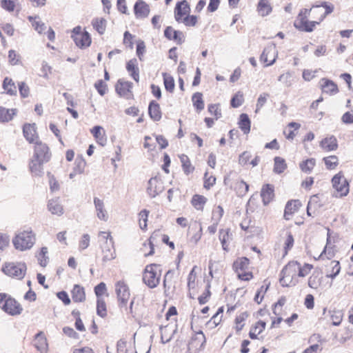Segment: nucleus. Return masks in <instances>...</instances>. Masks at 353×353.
<instances>
[{"label": "nucleus", "instance_id": "1", "mask_svg": "<svg viewBox=\"0 0 353 353\" xmlns=\"http://www.w3.org/2000/svg\"><path fill=\"white\" fill-rule=\"evenodd\" d=\"M321 6L323 7L325 9V11L323 14L321 15L319 19V21H308L307 18L310 15L312 9H306L304 8L301 10L299 12L296 19L294 21V26L296 29L305 31V32H312L314 29L315 26L320 23V21H323V19L329 14L332 13L334 10V6L331 3H328L327 2H323ZM320 6H313L312 8H319Z\"/></svg>", "mask_w": 353, "mask_h": 353}, {"label": "nucleus", "instance_id": "2", "mask_svg": "<svg viewBox=\"0 0 353 353\" xmlns=\"http://www.w3.org/2000/svg\"><path fill=\"white\" fill-rule=\"evenodd\" d=\"M100 246L103 254V261H109L116 258L114 242L110 232L101 231L99 233Z\"/></svg>", "mask_w": 353, "mask_h": 353}, {"label": "nucleus", "instance_id": "3", "mask_svg": "<svg viewBox=\"0 0 353 353\" xmlns=\"http://www.w3.org/2000/svg\"><path fill=\"white\" fill-rule=\"evenodd\" d=\"M298 278V262L290 261L281 270L280 283L283 286H294Z\"/></svg>", "mask_w": 353, "mask_h": 353}, {"label": "nucleus", "instance_id": "4", "mask_svg": "<svg viewBox=\"0 0 353 353\" xmlns=\"http://www.w3.org/2000/svg\"><path fill=\"white\" fill-rule=\"evenodd\" d=\"M35 243V236L31 230L23 231L12 239L15 249L24 251L30 249Z\"/></svg>", "mask_w": 353, "mask_h": 353}, {"label": "nucleus", "instance_id": "5", "mask_svg": "<svg viewBox=\"0 0 353 353\" xmlns=\"http://www.w3.org/2000/svg\"><path fill=\"white\" fill-rule=\"evenodd\" d=\"M0 307L12 316L19 315L23 310L20 303L5 293H0Z\"/></svg>", "mask_w": 353, "mask_h": 353}, {"label": "nucleus", "instance_id": "6", "mask_svg": "<svg viewBox=\"0 0 353 353\" xmlns=\"http://www.w3.org/2000/svg\"><path fill=\"white\" fill-rule=\"evenodd\" d=\"M159 265L157 264H150L145 268L143 281L150 288H156L160 281L161 272H158Z\"/></svg>", "mask_w": 353, "mask_h": 353}, {"label": "nucleus", "instance_id": "7", "mask_svg": "<svg viewBox=\"0 0 353 353\" xmlns=\"http://www.w3.org/2000/svg\"><path fill=\"white\" fill-rule=\"evenodd\" d=\"M115 292L117 294L118 305L120 308L127 310L128 302L130 297V292L128 285L123 281L115 283Z\"/></svg>", "mask_w": 353, "mask_h": 353}, {"label": "nucleus", "instance_id": "8", "mask_svg": "<svg viewBox=\"0 0 353 353\" xmlns=\"http://www.w3.org/2000/svg\"><path fill=\"white\" fill-rule=\"evenodd\" d=\"M27 267L24 263H8L3 268V272L13 278L21 279L24 277Z\"/></svg>", "mask_w": 353, "mask_h": 353}, {"label": "nucleus", "instance_id": "9", "mask_svg": "<svg viewBox=\"0 0 353 353\" xmlns=\"http://www.w3.org/2000/svg\"><path fill=\"white\" fill-rule=\"evenodd\" d=\"M332 183L334 189L337 193L336 196L342 197L348 194L349 183L341 172L333 176Z\"/></svg>", "mask_w": 353, "mask_h": 353}, {"label": "nucleus", "instance_id": "10", "mask_svg": "<svg viewBox=\"0 0 353 353\" xmlns=\"http://www.w3.org/2000/svg\"><path fill=\"white\" fill-rule=\"evenodd\" d=\"M205 336L202 331L196 332L191 338L188 346L190 353H199L205 347Z\"/></svg>", "mask_w": 353, "mask_h": 353}, {"label": "nucleus", "instance_id": "11", "mask_svg": "<svg viewBox=\"0 0 353 353\" xmlns=\"http://www.w3.org/2000/svg\"><path fill=\"white\" fill-rule=\"evenodd\" d=\"M276 57L277 52L275 46L270 45L264 48L260 60L262 62L266 63L265 66H270L274 63Z\"/></svg>", "mask_w": 353, "mask_h": 353}, {"label": "nucleus", "instance_id": "12", "mask_svg": "<svg viewBox=\"0 0 353 353\" xmlns=\"http://www.w3.org/2000/svg\"><path fill=\"white\" fill-rule=\"evenodd\" d=\"M163 182L157 177H152L148 181L147 192L151 198H154L163 190Z\"/></svg>", "mask_w": 353, "mask_h": 353}, {"label": "nucleus", "instance_id": "13", "mask_svg": "<svg viewBox=\"0 0 353 353\" xmlns=\"http://www.w3.org/2000/svg\"><path fill=\"white\" fill-rule=\"evenodd\" d=\"M32 157L38 158L40 160L48 161L51 154L46 144L37 141L35 143L34 152Z\"/></svg>", "mask_w": 353, "mask_h": 353}, {"label": "nucleus", "instance_id": "14", "mask_svg": "<svg viewBox=\"0 0 353 353\" xmlns=\"http://www.w3.org/2000/svg\"><path fill=\"white\" fill-rule=\"evenodd\" d=\"M47 162L32 157L29 163V170L32 174L36 176H41L43 174V165Z\"/></svg>", "mask_w": 353, "mask_h": 353}, {"label": "nucleus", "instance_id": "15", "mask_svg": "<svg viewBox=\"0 0 353 353\" xmlns=\"http://www.w3.org/2000/svg\"><path fill=\"white\" fill-rule=\"evenodd\" d=\"M190 8L186 0L176 3L174 10V17L176 21L181 22L182 18L190 12Z\"/></svg>", "mask_w": 353, "mask_h": 353}, {"label": "nucleus", "instance_id": "16", "mask_svg": "<svg viewBox=\"0 0 353 353\" xmlns=\"http://www.w3.org/2000/svg\"><path fill=\"white\" fill-rule=\"evenodd\" d=\"M94 204L97 218L103 221L106 222L108 220L109 216L107 210L105 208L103 201L97 197H94Z\"/></svg>", "mask_w": 353, "mask_h": 353}, {"label": "nucleus", "instance_id": "17", "mask_svg": "<svg viewBox=\"0 0 353 353\" xmlns=\"http://www.w3.org/2000/svg\"><path fill=\"white\" fill-rule=\"evenodd\" d=\"M134 11L137 18H145L150 13V7L145 1L139 0L134 4Z\"/></svg>", "mask_w": 353, "mask_h": 353}, {"label": "nucleus", "instance_id": "18", "mask_svg": "<svg viewBox=\"0 0 353 353\" xmlns=\"http://www.w3.org/2000/svg\"><path fill=\"white\" fill-rule=\"evenodd\" d=\"M47 208L48 211L54 215L60 216L64 213L63 207L59 198L50 199Z\"/></svg>", "mask_w": 353, "mask_h": 353}, {"label": "nucleus", "instance_id": "19", "mask_svg": "<svg viewBox=\"0 0 353 353\" xmlns=\"http://www.w3.org/2000/svg\"><path fill=\"white\" fill-rule=\"evenodd\" d=\"M165 37L169 40H174L179 44L185 41V37L182 32L174 30L171 26H168L164 31Z\"/></svg>", "mask_w": 353, "mask_h": 353}, {"label": "nucleus", "instance_id": "20", "mask_svg": "<svg viewBox=\"0 0 353 353\" xmlns=\"http://www.w3.org/2000/svg\"><path fill=\"white\" fill-rule=\"evenodd\" d=\"M132 83L130 81H125L119 79L116 85V91L121 97L128 98L130 95V90Z\"/></svg>", "mask_w": 353, "mask_h": 353}, {"label": "nucleus", "instance_id": "21", "mask_svg": "<svg viewBox=\"0 0 353 353\" xmlns=\"http://www.w3.org/2000/svg\"><path fill=\"white\" fill-rule=\"evenodd\" d=\"M75 44L80 48L89 47L91 43V38L89 33L83 31V34H77L73 36Z\"/></svg>", "mask_w": 353, "mask_h": 353}, {"label": "nucleus", "instance_id": "22", "mask_svg": "<svg viewBox=\"0 0 353 353\" xmlns=\"http://www.w3.org/2000/svg\"><path fill=\"white\" fill-rule=\"evenodd\" d=\"M24 137L30 143H33L37 138L35 124H25L23 128Z\"/></svg>", "mask_w": 353, "mask_h": 353}, {"label": "nucleus", "instance_id": "23", "mask_svg": "<svg viewBox=\"0 0 353 353\" xmlns=\"http://www.w3.org/2000/svg\"><path fill=\"white\" fill-rule=\"evenodd\" d=\"M321 89L322 92L328 94H335L339 92L337 85L332 81L322 79L321 81Z\"/></svg>", "mask_w": 353, "mask_h": 353}, {"label": "nucleus", "instance_id": "24", "mask_svg": "<svg viewBox=\"0 0 353 353\" xmlns=\"http://www.w3.org/2000/svg\"><path fill=\"white\" fill-rule=\"evenodd\" d=\"M300 206L301 203L299 200H292L288 201L285 208V219L289 220L290 219V216L299 210Z\"/></svg>", "mask_w": 353, "mask_h": 353}, {"label": "nucleus", "instance_id": "25", "mask_svg": "<svg viewBox=\"0 0 353 353\" xmlns=\"http://www.w3.org/2000/svg\"><path fill=\"white\" fill-rule=\"evenodd\" d=\"M261 196L264 205L268 204L274 198V188L270 184L263 186L261 192Z\"/></svg>", "mask_w": 353, "mask_h": 353}, {"label": "nucleus", "instance_id": "26", "mask_svg": "<svg viewBox=\"0 0 353 353\" xmlns=\"http://www.w3.org/2000/svg\"><path fill=\"white\" fill-rule=\"evenodd\" d=\"M320 146L327 152L335 150L338 147L336 139L334 136L326 137L321 141Z\"/></svg>", "mask_w": 353, "mask_h": 353}, {"label": "nucleus", "instance_id": "27", "mask_svg": "<svg viewBox=\"0 0 353 353\" xmlns=\"http://www.w3.org/2000/svg\"><path fill=\"white\" fill-rule=\"evenodd\" d=\"M137 65L138 62L135 58L130 59L126 65V69L128 72L130 74V76L133 78V79L137 82H138L139 79V72Z\"/></svg>", "mask_w": 353, "mask_h": 353}, {"label": "nucleus", "instance_id": "28", "mask_svg": "<svg viewBox=\"0 0 353 353\" xmlns=\"http://www.w3.org/2000/svg\"><path fill=\"white\" fill-rule=\"evenodd\" d=\"M148 113L152 119L154 121H159L161 118V112L159 105L154 101L150 103L148 107Z\"/></svg>", "mask_w": 353, "mask_h": 353}, {"label": "nucleus", "instance_id": "29", "mask_svg": "<svg viewBox=\"0 0 353 353\" xmlns=\"http://www.w3.org/2000/svg\"><path fill=\"white\" fill-rule=\"evenodd\" d=\"M71 293L74 302H83L85 299L84 288L79 285H74Z\"/></svg>", "mask_w": 353, "mask_h": 353}, {"label": "nucleus", "instance_id": "30", "mask_svg": "<svg viewBox=\"0 0 353 353\" xmlns=\"http://www.w3.org/2000/svg\"><path fill=\"white\" fill-rule=\"evenodd\" d=\"M91 132L99 144H100L102 146L106 144L107 139L105 137V132L102 127L98 125L94 126L92 129Z\"/></svg>", "mask_w": 353, "mask_h": 353}, {"label": "nucleus", "instance_id": "31", "mask_svg": "<svg viewBox=\"0 0 353 353\" xmlns=\"http://www.w3.org/2000/svg\"><path fill=\"white\" fill-rule=\"evenodd\" d=\"M232 234L230 229H221L219 232V238L221 243L222 248L225 251L228 250V241L231 239Z\"/></svg>", "mask_w": 353, "mask_h": 353}, {"label": "nucleus", "instance_id": "32", "mask_svg": "<svg viewBox=\"0 0 353 353\" xmlns=\"http://www.w3.org/2000/svg\"><path fill=\"white\" fill-rule=\"evenodd\" d=\"M249 262V259L246 257L239 258L234 262L233 268L236 273H239V272H243L248 269Z\"/></svg>", "mask_w": 353, "mask_h": 353}, {"label": "nucleus", "instance_id": "33", "mask_svg": "<svg viewBox=\"0 0 353 353\" xmlns=\"http://www.w3.org/2000/svg\"><path fill=\"white\" fill-rule=\"evenodd\" d=\"M107 21L103 18H94L92 21V25L99 34H103L106 28Z\"/></svg>", "mask_w": 353, "mask_h": 353}, {"label": "nucleus", "instance_id": "34", "mask_svg": "<svg viewBox=\"0 0 353 353\" xmlns=\"http://www.w3.org/2000/svg\"><path fill=\"white\" fill-rule=\"evenodd\" d=\"M3 88L6 93L10 95H15L17 94V87L12 79L6 77L3 80Z\"/></svg>", "mask_w": 353, "mask_h": 353}, {"label": "nucleus", "instance_id": "35", "mask_svg": "<svg viewBox=\"0 0 353 353\" xmlns=\"http://www.w3.org/2000/svg\"><path fill=\"white\" fill-rule=\"evenodd\" d=\"M239 125L244 134H248L250 132V120L248 114L243 113L240 115Z\"/></svg>", "mask_w": 353, "mask_h": 353}, {"label": "nucleus", "instance_id": "36", "mask_svg": "<svg viewBox=\"0 0 353 353\" xmlns=\"http://www.w3.org/2000/svg\"><path fill=\"white\" fill-rule=\"evenodd\" d=\"M206 201L207 199L204 196L195 194L192 199L191 203L196 210H203Z\"/></svg>", "mask_w": 353, "mask_h": 353}, {"label": "nucleus", "instance_id": "37", "mask_svg": "<svg viewBox=\"0 0 353 353\" xmlns=\"http://www.w3.org/2000/svg\"><path fill=\"white\" fill-rule=\"evenodd\" d=\"M278 81L281 82L285 87H291L294 81L293 72L288 71L285 73L281 74L278 77Z\"/></svg>", "mask_w": 353, "mask_h": 353}, {"label": "nucleus", "instance_id": "38", "mask_svg": "<svg viewBox=\"0 0 353 353\" xmlns=\"http://www.w3.org/2000/svg\"><path fill=\"white\" fill-rule=\"evenodd\" d=\"M16 114V110L14 109H6L5 108H0V121L8 122L13 118V116Z\"/></svg>", "mask_w": 353, "mask_h": 353}, {"label": "nucleus", "instance_id": "39", "mask_svg": "<svg viewBox=\"0 0 353 353\" xmlns=\"http://www.w3.org/2000/svg\"><path fill=\"white\" fill-rule=\"evenodd\" d=\"M257 8L259 14L263 17L269 14L272 11L268 0H260Z\"/></svg>", "mask_w": 353, "mask_h": 353}, {"label": "nucleus", "instance_id": "40", "mask_svg": "<svg viewBox=\"0 0 353 353\" xmlns=\"http://www.w3.org/2000/svg\"><path fill=\"white\" fill-rule=\"evenodd\" d=\"M274 161V172L277 174L283 172L287 168L285 159L280 157H276Z\"/></svg>", "mask_w": 353, "mask_h": 353}, {"label": "nucleus", "instance_id": "41", "mask_svg": "<svg viewBox=\"0 0 353 353\" xmlns=\"http://www.w3.org/2000/svg\"><path fill=\"white\" fill-rule=\"evenodd\" d=\"M265 327V323L263 321H259L256 323L255 326L251 329L249 335L252 339L257 338V336L260 334Z\"/></svg>", "mask_w": 353, "mask_h": 353}, {"label": "nucleus", "instance_id": "42", "mask_svg": "<svg viewBox=\"0 0 353 353\" xmlns=\"http://www.w3.org/2000/svg\"><path fill=\"white\" fill-rule=\"evenodd\" d=\"M234 190L239 196H243L248 191L249 185L243 180L236 181Z\"/></svg>", "mask_w": 353, "mask_h": 353}, {"label": "nucleus", "instance_id": "43", "mask_svg": "<svg viewBox=\"0 0 353 353\" xmlns=\"http://www.w3.org/2000/svg\"><path fill=\"white\" fill-rule=\"evenodd\" d=\"M180 160L182 163L183 170L185 174H189L192 172L194 170V167L192 165L189 158L188 156L185 154H182L180 156Z\"/></svg>", "mask_w": 353, "mask_h": 353}, {"label": "nucleus", "instance_id": "44", "mask_svg": "<svg viewBox=\"0 0 353 353\" xmlns=\"http://www.w3.org/2000/svg\"><path fill=\"white\" fill-rule=\"evenodd\" d=\"M29 21L32 23V26L34 28L39 34H41L46 29V26L39 17H29Z\"/></svg>", "mask_w": 353, "mask_h": 353}, {"label": "nucleus", "instance_id": "45", "mask_svg": "<svg viewBox=\"0 0 353 353\" xmlns=\"http://www.w3.org/2000/svg\"><path fill=\"white\" fill-rule=\"evenodd\" d=\"M202 97L203 95L201 92H196L192 97L193 105L198 111H201L204 108V102Z\"/></svg>", "mask_w": 353, "mask_h": 353}, {"label": "nucleus", "instance_id": "46", "mask_svg": "<svg viewBox=\"0 0 353 353\" xmlns=\"http://www.w3.org/2000/svg\"><path fill=\"white\" fill-rule=\"evenodd\" d=\"M148 215L149 211L147 210H143L139 214V227L141 230H144L147 228V221Z\"/></svg>", "mask_w": 353, "mask_h": 353}, {"label": "nucleus", "instance_id": "47", "mask_svg": "<svg viewBox=\"0 0 353 353\" xmlns=\"http://www.w3.org/2000/svg\"><path fill=\"white\" fill-rule=\"evenodd\" d=\"M97 313L101 317H105L107 315L106 304L101 298L97 299Z\"/></svg>", "mask_w": 353, "mask_h": 353}, {"label": "nucleus", "instance_id": "48", "mask_svg": "<svg viewBox=\"0 0 353 353\" xmlns=\"http://www.w3.org/2000/svg\"><path fill=\"white\" fill-rule=\"evenodd\" d=\"M332 266V272L326 275L327 277L334 279L340 272L341 266L339 262L337 261H332L330 263Z\"/></svg>", "mask_w": 353, "mask_h": 353}, {"label": "nucleus", "instance_id": "49", "mask_svg": "<svg viewBox=\"0 0 353 353\" xmlns=\"http://www.w3.org/2000/svg\"><path fill=\"white\" fill-rule=\"evenodd\" d=\"M163 82L165 89L172 92L174 88V79L166 74H163Z\"/></svg>", "mask_w": 353, "mask_h": 353}, {"label": "nucleus", "instance_id": "50", "mask_svg": "<svg viewBox=\"0 0 353 353\" xmlns=\"http://www.w3.org/2000/svg\"><path fill=\"white\" fill-rule=\"evenodd\" d=\"M315 165V160L314 159H307L305 161L300 164V168L302 171L305 172H310Z\"/></svg>", "mask_w": 353, "mask_h": 353}, {"label": "nucleus", "instance_id": "51", "mask_svg": "<svg viewBox=\"0 0 353 353\" xmlns=\"http://www.w3.org/2000/svg\"><path fill=\"white\" fill-rule=\"evenodd\" d=\"M319 285L320 279L319 278V273L314 272L308 279V285L311 288L316 289Z\"/></svg>", "mask_w": 353, "mask_h": 353}, {"label": "nucleus", "instance_id": "52", "mask_svg": "<svg viewBox=\"0 0 353 353\" xmlns=\"http://www.w3.org/2000/svg\"><path fill=\"white\" fill-rule=\"evenodd\" d=\"M223 215V209L221 205H219L212 211V221L219 223Z\"/></svg>", "mask_w": 353, "mask_h": 353}, {"label": "nucleus", "instance_id": "53", "mask_svg": "<svg viewBox=\"0 0 353 353\" xmlns=\"http://www.w3.org/2000/svg\"><path fill=\"white\" fill-rule=\"evenodd\" d=\"M312 269V265L310 264H305L303 266H301L299 263H298V275L299 277H304L307 275L311 270Z\"/></svg>", "mask_w": 353, "mask_h": 353}, {"label": "nucleus", "instance_id": "54", "mask_svg": "<svg viewBox=\"0 0 353 353\" xmlns=\"http://www.w3.org/2000/svg\"><path fill=\"white\" fill-rule=\"evenodd\" d=\"M243 102V94L241 92H238L231 100V105L233 108H238L242 105Z\"/></svg>", "mask_w": 353, "mask_h": 353}, {"label": "nucleus", "instance_id": "55", "mask_svg": "<svg viewBox=\"0 0 353 353\" xmlns=\"http://www.w3.org/2000/svg\"><path fill=\"white\" fill-rule=\"evenodd\" d=\"M269 97V94L263 92L261 94L257 99L256 105V110L255 112L257 113L261 108L265 105L267 101L268 98Z\"/></svg>", "mask_w": 353, "mask_h": 353}, {"label": "nucleus", "instance_id": "56", "mask_svg": "<svg viewBox=\"0 0 353 353\" xmlns=\"http://www.w3.org/2000/svg\"><path fill=\"white\" fill-rule=\"evenodd\" d=\"M331 320L332 321V325H339L341 323L343 319V314L341 311H332L331 313Z\"/></svg>", "mask_w": 353, "mask_h": 353}, {"label": "nucleus", "instance_id": "57", "mask_svg": "<svg viewBox=\"0 0 353 353\" xmlns=\"http://www.w3.org/2000/svg\"><path fill=\"white\" fill-rule=\"evenodd\" d=\"M323 160L328 169H334L338 165V158L336 156H330L324 158Z\"/></svg>", "mask_w": 353, "mask_h": 353}, {"label": "nucleus", "instance_id": "58", "mask_svg": "<svg viewBox=\"0 0 353 353\" xmlns=\"http://www.w3.org/2000/svg\"><path fill=\"white\" fill-rule=\"evenodd\" d=\"M324 256H325L327 257V259H331L332 257H333L334 256L333 248L330 246L328 245V243L324 248L323 251L321 252V254L319 256V259H323Z\"/></svg>", "mask_w": 353, "mask_h": 353}, {"label": "nucleus", "instance_id": "59", "mask_svg": "<svg viewBox=\"0 0 353 353\" xmlns=\"http://www.w3.org/2000/svg\"><path fill=\"white\" fill-rule=\"evenodd\" d=\"M248 317V314L246 313H242L240 315L237 316L235 319L236 323V329L237 331H240L244 326L243 322Z\"/></svg>", "mask_w": 353, "mask_h": 353}, {"label": "nucleus", "instance_id": "60", "mask_svg": "<svg viewBox=\"0 0 353 353\" xmlns=\"http://www.w3.org/2000/svg\"><path fill=\"white\" fill-rule=\"evenodd\" d=\"M252 157V154L248 151L243 152L240 156L239 159V163L241 165H245L248 163H250V160Z\"/></svg>", "mask_w": 353, "mask_h": 353}, {"label": "nucleus", "instance_id": "61", "mask_svg": "<svg viewBox=\"0 0 353 353\" xmlns=\"http://www.w3.org/2000/svg\"><path fill=\"white\" fill-rule=\"evenodd\" d=\"M208 111L211 114L214 115L216 119H218L221 117V109L217 104L210 105L208 106Z\"/></svg>", "mask_w": 353, "mask_h": 353}, {"label": "nucleus", "instance_id": "62", "mask_svg": "<svg viewBox=\"0 0 353 353\" xmlns=\"http://www.w3.org/2000/svg\"><path fill=\"white\" fill-rule=\"evenodd\" d=\"M107 290L106 285L103 282L100 283L94 288V292L97 299L101 298Z\"/></svg>", "mask_w": 353, "mask_h": 353}, {"label": "nucleus", "instance_id": "63", "mask_svg": "<svg viewBox=\"0 0 353 353\" xmlns=\"http://www.w3.org/2000/svg\"><path fill=\"white\" fill-rule=\"evenodd\" d=\"M181 22H183L187 26H194L197 22V17L194 15L185 17Z\"/></svg>", "mask_w": 353, "mask_h": 353}, {"label": "nucleus", "instance_id": "64", "mask_svg": "<svg viewBox=\"0 0 353 353\" xmlns=\"http://www.w3.org/2000/svg\"><path fill=\"white\" fill-rule=\"evenodd\" d=\"M90 237L88 234H85L82 236L81 239L79 241V247L80 250L86 249L90 245Z\"/></svg>", "mask_w": 353, "mask_h": 353}]
</instances>
